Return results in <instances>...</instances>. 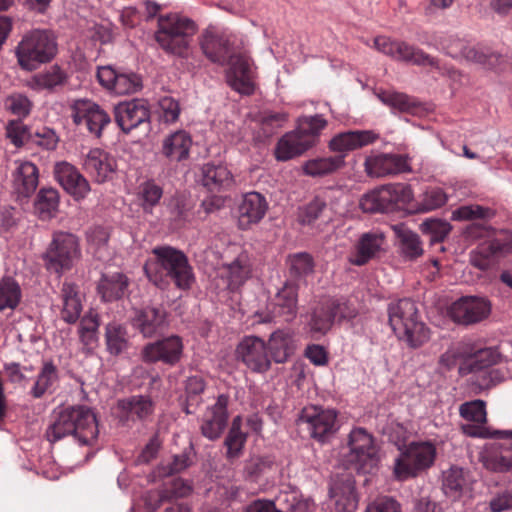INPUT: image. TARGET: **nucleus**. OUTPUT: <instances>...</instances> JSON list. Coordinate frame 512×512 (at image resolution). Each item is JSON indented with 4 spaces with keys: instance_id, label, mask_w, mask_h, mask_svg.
Returning <instances> with one entry per match:
<instances>
[{
    "instance_id": "obj_34",
    "label": "nucleus",
    "mask_w": 512,
    "mask_h": 512,
    "mask_svg": "<svg viewBox=\"0 0 512 512\" xmlns=\"http://www.w3.org/2000/svg\"><path fill=\"white\" fill-rule=\"evenodd\" d=\"M83 167L95 181L102 183L114 173L116 162L106 151L94 148L87 153Z\"/></svg>"
},
{
    "instance_id": "obj_63",
    "label": "nucleus",
    "mask_w": 512,
    "mask_h": 512,
    "mask_svg": "<svg viewBox=\"0 0 512 512\" xmlns=\"http://www.w3.org/2000/svg\"><path fill=\"white\" fill-rule=\"evenodd\" d=\"M459 413L465 420L480 424L486 422L485 402L482 400L478 399L461 404Z\"/></svg>"
},
{
    "instance_id": "obj_19",
    "label": "nucleus",
    "mask_w": 512,
    "mask_h": 512,
    "mask_svg": "<svg viewBox=\"0 0 512 512\" xmlns=\"http://www.w3.org/2000/svg\"><path fill=\"white\" fill-rule=\"evenodd\" d=\"M131 323L144 338L156 337L169 326L168 314L160 305H147L134 309Z\"/></svg>"
},
{
    "instance_id": "obj_31",
    "label": "nucleus",
    "mask_w": 512,
    "mask_h": 512,
    "mask_svg": "<svg viewBox=\"0 0 512 512\" xmlns=\"http://www.w3.org/2000/svg\"><path fill=\"white\" fill-rule=\"evenodd\" d=\"M405 165L406 162L402 156L386 153L367 156L364 162L365 172L374 178L398 174Z\"/></svg>"
},
{
    "instance_id": "obj_23",
    "label": "nucleus",
    "mask_w": 512,
    "mask_h": 512,
    "mask_svg": "<svg viewBox=\"0 0 512 512\" xmlns=\"http://www.w3.org/2000/svg\"><path fill=\"white\" fill-rule=\"evenodd\" d=\"M114 118L119 128L127 134L150 121L149 104L138 98L120 102L114 107Z\"/></svg>"
},
{
    "instance_id": "obj_27",
    "label": "nucleus",
    "mask_w": 512,
    "mask_h": 512,
    "mask_svg": "<svg viewBox=\"0 0 512 512\" xmlns=\"http://www.w3.org/2000/svg\"><path fill=\"white\" fill-rule=\"evenodd\" d=\"M193 139L186 130H177L166 135L161 143V156L172 165L182 164L190 157Z\"/></svg>"
},
{
    "instance_id": "obj_22",
    "label": "nucleus",
    "mask_w": 512,
    "mask_h": 512,
    "mask_svg": "<svg viewBox=\"0 0 512 512\" xmlns=\"http://www.w3.org/2000/svg\"><path fill=\"white\" fill-rule=\"evenodd\" d=\"M329 498L337 512H355L358 506V497L355 480L350 473L337 474L331 478Z\"/></svg>"
},
{
    "instance_id": "obj_9",
    "label": "nucleus",
    "mask_w": 512,
    "mask_h": 512,
    "mask_svg": "<svg viewBox=\"0 0 512 512\" xmlns=\"http://www.w3.org/2000/svg\"><path fill=\"white\" fill-rule=\"evenodd\" d=\"M349 451L344 455L346 464L358 473H372L380 462L378 448L373 436L362 427L351 430L348 440Z\"/></svg>"
},
{
    "instance_id": "obj_47",
    "label": "nucleus",
    "mask_w": 512,
    "mask_h": 512,
    "mask_svg": "<svg viewBox=\"0 0 512 512\" xmlns=\"http://www.w3.org/2000/svg\"><path fill=\"white\" fill-rule=\"evenodd\" d=\"M59 208V193L54 188H41L34 202V209L41 220L55 217Z\"/></svg>"
},
{
    "instance_id": "obj_18",
    "label": "nucleus",
    "mask_w": 512,
    "mask_h": 512,
    "mask_svg": "<svg viewBox=\"0 0 512 512\" xmlns=\"http://www.w3.org/2000/svg\"><path fill=\"white\" fill-rule=\"evenodd\" d=\"M297 313V291L292 284H285L278 291L274 302L266 310H257L254 312L255 322L270 323L275 318H282L285 322L292 321Z\"/></svg>"
},
{
    "instance_id": "obj_25",
    "label": "nucleus",
    "mask_w": 512,
    "mask_h": 512,
    "mask_svg": "<svg viewBox=\"0 0 512 512\" xmlns=\"http://www.w3.org/2000/svg\"><path fill=\"white\" fill-rule=\"evenodd\" d=\"M511 250L508 241L492 238L480 243L470 252V263L475 268L486 271L496 266Z\"/></svg>"
},
{
    "instance_id": "obj_7",
    "label": "nucleus",
    "mask_w": 512,
    "mask_h": 512,
    "mask_svg": "<svg viewBox=\"0 0 512 512\" xmlns=\"http://www.w3.org/2000/svg\"><path fill=\"white\" fill-rule=\"evenodd\" d=\"M435 457L436 447L431 442H411L395 458L393 476L401 482L415 478L433 465Z\"/></svg>"
},
{
    "instance_id": "obj_5",
    "label": "nucleus",
    "mask_w": 512,
    "mask_h": 512,
    "mask_svg": "<svg viewBox=\"0 0 512 512\" xmlns=\"http://www.w3.org/2000/svg\"><path fill=\"white\" fill-rule=\"evenodd\" d=\"M15 54L22 70L34 71L57 54V42L49 30L34 29L18 43Z\"/></svg>"
},
{
    "instance_id": "obj_48",
    "label": "nucleus",
    "mask_w": 512,
    "mask_h": 512,
    "mask_svg": "<svg viewBox=\"0 0 512 512\" xmlns=\"http://www.w3.org/2000/svg\"><path fill=\"white\" fill-rule=\"evenodd\" d=\"M242 418L236 416L231 424L229 432L225 438L224 445L227 449L226 456L229 459L238 458L243 451L247 440V434L242 432Z\"/></svg>"
},
{
    "instance_id": "obj_56",
    "label": "nucleus",
    "mask_w": 512,
    "mask_h": 512,
    "mask_svg": "<svg viewBox=\"0 0 512 512\" xmlns=\"http://www.w3.org/2000/svg\"><path fill=\"white\" fill-rule=\"evenodd\" d=\"M141 206L145 212H151L163 196V188L154 180H147L140 185Z\"/></svg>"
},
{
    "instance_id": "obj_54",
    "label": "nucleus",
    "mask_w": 512,
    "mask_h": 512,
    "mask_svg": "<svg viewBox=\"0 0 512 512\" xmlns=\"http://www.w3.org/2000/svg\"><path fill=\"white\" fill-rule=\"evenodd\" d=\"M205 390V382L200 376H191L186 380L185 392L186 403L184 411L186 414L194 413V408L197 407L201 401V394Z\"/></svg>"
},
{
    "instance_id": "obj_38",
    "label": "nucleus",
    "mask_w": 512,
    "mask_h": 512,
    "mask_svg": "<svg viewBox=\"0 0 512 512\" xmlns=\"http://www.w3.org/2000/svg\"><path fill=\"white\" fill-rule=\"evenodd\" d=\"M61 318L68 324H74L82 312V295L76 284L65 281L61 288Z\"/></svg>"
},
{
    "instance_id": "obj_30",
    "label": "nucleus",
    "mask_w": 512,
    "mask_h": 512,
    "mask_svg": "<svg viewBox=\"0 0 512 512\" xmlns=\"http://www.w3.org/2000/svg\"><path fill=\"white\" fill-rule=\"evenodd\" d=\"M268 204L263 195L258 192H249L244 195L238 207V224L243 230L258 223L265 216Z\"/></svg>"
},
{
    "instance_id": "obj_51",
    "label": "nucleus",
    "mask_w": 512,
    "mask_h": 512,
    "mask_svg": "<svg viewBox=\"0 0 512 512\" xmlns=\"http://www.w3.org/2000/svg\"><path fill=\"white\" fill-rule=\"evenodd\" d=\"M297 426L301 432H306L311 438L320 441V407L311 405L304 407L297 419Z\"/></svg>"
},
{
    "instance_id": "obj_1",
    "label": "nucleus",
    "mask_w": 512,
    "mask_h": 512,
    "mask_svg": "<svg viewBox=\"0 0 512 512\" xmlns=\"http://www.w3.org/2000/svg\"><path fill=\"white\" fill-rule=\"evenodd\" d=\"M98 435L96 414L92 408L83 404L55 408L45 431L47 441L52 444L73 436L80 445L93 446Z\"/></svg>"
},
{
    "instance_id": "obj_3",
    "label": "nucleus",
    "mask_w": 512,
    "mask_h": 512,
    "mask_svg": "<svg viewBox=\"0 0 512 512\" xmlns=\"http://www.w3.org/2000/svg\"><path fill=\"white\" fill-rule=\"evenodd\" d=\"M389 325L398 338L410 348L421 347L430 338L429 328L421 320L416 303L403 298L391 302L388 306Z\"/></svg>"
},
{
    "instance_id": "obj_13",
    "label": "nucleus",
    "mask_w": 512,
    "mask_h": 512,
    "mask_svg": "<svg viewBox=\"0 0 512 512\" xmlns=\"http://www.w3.org/2000/svg\"><path fill=\"white\" fill-rule=\"evenodd\" d=\"M199 44L204 55L211 62L221 66H225L240 49L235 35L219 32L214 27L204 30Z\"/></svg>"
},
{
    "instance_id": "obj_64",
    "label": "nucleus",
    "mask_w": 512,
    "mask_h": 512,
    "mask_svg": "<svg viewBox=\"0 0 512 512\" xmlns=\"http://www.w3.org/2000/svg\"><path fill=\"white\" fill-rule=\"evenodd\" d=\"M290 272L294 276H304L312 272L313 261L309 254L301 252L288 257Z\"/></svg>"
},
{
    "instance_id": "obj_32",
    "label": "nucleus",
    "mask_w": 512,
    "mask_h": 512,
    "mask_svg": "<svg viewBox=\"0 0 512 512\" xmlns=\"http://www.w3.org/2000/svg\"><path fill=\"white\" fill-rule=\"evenodd\" d=\"M39 183L38 167L30 161H17L12 173V186L18 197L28 198Z\"/></svg>"
},
{
    "instance_id": "obj_60",
    "label": "nucleus",
    "mask_w": 512,
    "mask_h": 512,
    "mask_svg": "<svg viewBox=\"0 0 512 512\" xmlns=\"http://www.w3.org/2000/svg\"><path fill=\"white\" fill-rule=\"evenodd\" d=\"M468 347L463 343H458L449 347L439 358V365L446 370L453 369L459 361L463 360L462 365H467Z\"/></svg>"
},
{
    "instance_id": "obj_20",
    "label": "nucleus",
    "mask_w": 512,
    "mask_h": 512,
    "mask_svg": "<svg viewBox=\"0 0 512 512\" xmlns=\"http://www.w3.org/2000/svg\"><path fill=\"white\" fill-rule=\"evenodd\" d=\"M490 311L491 305L486 298L462 296L451 304L449 315L455 323L471 325L485 319Z\"/></svg>"
},
{
    "instance_id": "obj_41",
    "label": "nucleus",
    "mask_w": 512,
    "mask_h": 512,
    "mask_svg": "<svg viewBox=\"0 0 512 512\" xmlns=\"http://www.w3.org/2000/svg\"><path fill=\"white\" fill-rule=\"evenodd\" d=\"M379 189L386 213L403 208L413 198L410 186L404 183L388 184Z\"/></svg>"
},
{
    "instance_id": "obj_4",
    "label": "nucleus",
    "mask_w": 512,
    "mask_h": 512,
    "mask_svg": "<svg viewBox=\"0 0 512 512\" xmlns=\"http://www.w3.org/2000/svg\"><path fill=\"white\" fill-rule=\"evenodd\" d=\"M197 26L194 21L178 14H167L158 18L155 39L167 53L179 58H188Z\"/></svg>"
},
{
    "instance_id": "obj_2",
    "label": "nucleus",
    "mask_w": 512,
    "mask_h": 512,
    "mask_svg": "<svg viewBox=\"0 0 512 512\" xmlns=\"http://www.w3.org/2000/svg\"><path fill=\"white\" fill-rule=\"evenodd\" d=\"M152 254L154 259L147 260L143 267L152 283L162 287L170 279L179 289L191 288L195 277L188 258L182 251L171 246H157L152 249Z\"/></svg>"
},
{
    "instance_id": "obj_52",
    "label": "nucleus",
    "mask_w": 512,
    "mask_h": 512,
    "mask_svg": "<svg viewBox=\"0 0 512 512\" xmlns=\"http://www.w3.org/2000/svg\"><path fill=\"white\" fill-rule=\"evenodd\" d=\"M21 289L11 277H3L0 281V311L14 309L20 302Z\"/></svg>"
},
{
    "instance_id": "obj_35",
    "label": "nucleus",
    "mask_w": 512,
    "mask_h": 512,
    "mask_svg": "<svg viewBox=\"0 0 512 512\" xmlns=\"http://www.w3.org/2000/svg\"><path fill=\"white\" fill-rule=\"evenodd\" d=\"M396 245L401 257L405 260H415L424 253L423 243L419 235L408 228L404 223L393 225Z\"/></svg>"
},
{
    "instance_id": "obj_61",
    "label": "nucleus",
    "mask_w": 512,
    "mask_h": 512,
    "mask_svg": "<svg viewBox=\"0 0 512 512\" xmlns=\"http://www.w3.org/2000/svg\"><path fill=\"white\" fill-rule=\"evenodd\" d=\"M191 492L192 487L188 482L181 478H175L171 481L169 487L159 493V502L153 509H157L164 501L187 497Z\"/></svg>"
},
{
    "instance_id": "obj_24",
    "label": "nucleus",
    "mask_w": 512,
    "mask_h": 512,
    "mask_svg": "<svg viewBox=\"0 0 512 512\" xmlns=\"http://www.w3.org/2000/svg\"><path fill=\"white\" fill-rule=\"evenodd\" d=\"M228 403L229 397L220 394L216 403L206 409L200 423V432L203 437L210 441L221 437L228 422Z\"/></svg>"
},
{
    "instance_id": "obj_42",
    "label": "nucleus",
    "mask_w": 512,
    "mask_h": 512,
    "mask_svg": "<svg viewBox=\"0 0 512 512\" xmlns=\"http://www.w3.org/2000/svg\"><path fill=\"white\" fill-rule=\"evenodd\" d=\"M357 315L356 309L345 299H329L325 303V311L322 310V332L333 323L350 320Z\"/></svg>"
},
{
    "instance_id": "obj_59",
    "label": "nucleus",
    "mask_w": 512,
    "mask_h": 512,
    "mask_svg": "<svg viewBox=\"0 0 512 512\" xmlns=\"http://www.w3.org/2000/svg\"><path fill=\"white\" fill-rule=\"evenodd\" d=\"M274 465L272 456H254L251 457L244 466V475L246 479L257 480L261 475L270 470Z\"/></svg>"
},
{
    "instance_id": "obj_55",
    "label": "nucleus",
    "mask_w": 512,
    "mask_h": 512,
    "mask_svg": "<svg viewBox=\"0 0 512 512\" xmlns=\"http://www.w3.org/2000/svg\"><path fill=\"white\" fill-rule=\"evenodd\" d=\"M420 229L423 234L429 236L431 244H435L445 240L451 231V225L445 220L429 218L420 224Z\"/></svg>"
},
{
    "instance_id": "obj_44",
    "label": "nucleus",
    "mask_w": 512,
    "mask_h": 512,
    "mask_svg": "<svg viewBox=\"0 0 512 512\" xmlns=\"http://www.w3.org/2000/svg\"><path fill=\"white\" fill-rule=\"evenodd\" d=\"M233 183V176L225 165L206 163L202 167V184L208 190L220 191Z\"/></svg>"
},
{
    "instance_id": "obj_8",
    "label": "nucleus",
    "mask_w": 512,
    "mask_h": 512,
    "mask_svg": "<svg viewBox=\"0 0 512 512\" xmlns=\"http://www.w3.org/2000/svg\"><path fill=\"white\" fill-rule=\"evenodd\" d=\"M319 130V115L300 118L297 128L283 135L277 142L276 159L287 161L304 153L315 143Z\"/></svg>"
},
{
    "instance_id": "obj_62",
    "label": "nucleus",
    "mask_w": 512,
    "mask_h": 512,
    "mask_svg": "<svg viewBox=\"0 0 512 512\" xmlns=\"http://www.w3.org/2000/svg\"><path fill=\"white\" fill-rule=\"evenodd\" d=\"M343 424V418L335 409H322V444L333 437Z\"/></svg>"
},
{
    "instance_id": "obj_21",
    "label": "nucleus",
    "mask_w": 512,
    "mask_h": 512,
    "mask_svg": "<svg viewBox=\"0 0 512 512\" xmlns=\"http://www.w3.org/2000/svg\"><path fill=\"white\" fill-rule=\"evenodd\" d=\"M97 79L102 87L116 95H129L142 88L141 77L134 72H120L111 66L99 67Z\"/></svg>"
},
{
    "instance_id": "obj_28",
    "label": "nucleus",
    "mask_w": 512,
    "mask_h": 512,
    "mask_svg": "<svg viewBox=\"0 0 512 512\" xmlns=\"http://www.w3.org/2000/svg\"><path fill=\"white\" fill-rule=\"evenodd\" d=\"M385 234L380 230L363 233L354 246L349 261L355 266H363L378 258L384 251Z\"/></svg>"
},
{
    "instance_id": "obj_10",
    "label": "nucleus",
    "mask_w": 512,
    "mask_h": 512,
    "mask_svg": "<svg viewBox=\"0 0 512 512\" xmlns=\"http://www.w3.org/2000/svg\"><path fill=\"white\" fill-rule=\"evenodd\" d=\"M81 257L79 239L76 235L57 231L45 252L47 269L61 275L70 270Z\"/></svg>"
},
{
    "instance_id": "obj_40",
    "label": "nucleus",
    "mask_w": 512,
    "mask_h": 512,
    "mask_svg": "<svg viewBox=\"0 0 512 512\" xmlns=\"http://www.w3.org/2000/svg\"><path fill=\"white\" fill-rule=\"evenodd\" d=\"M469 485V473L463 468L452 466L443 472L442 490L444 494L452 499L458 500Z\"/></svg>"
},
{
    "instance_id": "obj_45",
    "label": "nucleus",
    "mask_w": 512,
    "mask_h": 512,
    "mask_svg": "<svg viewBox=\"0 0 512 512\" xmlns=\"http://www.w3.org/2000/svg\"><path fill=\"white\" fill-rule=\"evenodd\" d=\"M58 381L59 373L56 365L52 360L44 361L30 390L31 396L39 399L46 393H51Z\"/></svg>"
},
{
    "instance_id": "obj_49",
    "label": "nucleus",
    "mask_w": 512,
    "mask_h": 512,
    "mask_svg": "<svg viewBox=\"0 0 512 512\" xmlns=\"http://www.w3.org/2000/svg\"><path fill=\"white\" fill-rule=\"evenodd\" d=\"M375 95L384 105L389 106L392 110L412 114L416 112V102L406 94L395 91L379 90L375 91Z\"/></svg>"
},
{
    "instance_id": "obj_58",
    "label": "nucleus",
    "mask_w": 512,
    "mask_h": 512,
    "mask_svg": "<svg viewBox=\"0 0 512 512\" xmlns=\"http://www.w3.org/2000/svg\"><path fill=\"white\" fill-rule=\"evenodd\" d=\"M495 215V212L485 206L478 204L462 205L453 211V219L459 221H469L475 219H490Z\"/></svg>"
},
{
    "instance_id": "obj_57",
    "label": "nucleus",
    "mask_w": 512,
    "mask_h": 512,
    "mask_svg": "<svg viewBox=\"0 0 512 512\" xmlns=\"http://www.w3.org/2000/svg\"><path fill=\"white\" fill-rule=\"evenodd\" d=\"M447 202V195L438 187L427 189L417 203L416 212H429L442 207Z\"/></svg>"
},
{
    "instance_id": "obj_29",
    "label": "nucleus",
    "mask_w": 512,
    "mask_h": 512,
    "mask_svg": "<svg viewBox=\"0 0 512 512\" xmlns=\"http://www.w3.org/2000/svg\"><path fill=\"white\" fill-rule=\"evenodd\" d=\"M119 418L123 422L145 421L155 410V403L148 395H133L117 402Z\"/></svg>"
},
{
    "instance_id": "obj_43",
    "label": "nucleus",
    "mask_w": 512,
    "mask_h": 512,
    "mask_svg": "<svg viewBox=\"0 0 512 512\" xmlns=\"http://www.w3.org/2000/svg\"><path fill=\"white\" fill-rule=\"evenodd\" d=\"M499 357L498 351L492 347L479 349L474 353L468 352L467 365H461L459 373L461 375L468 373L480 375L483 371L496 364Z\"/></svg>"
},
{
    "instance_id": "obj_46",
    "label": "nucleus",
    "mask_w": 512,
    "mask_h": 512,
    "mask_svg": "<svg viewBox=\"0 0 512 512\" xmlns=\"http://www.w3.org/2000/svg\"><path fill=\"white\" fill-rule=\"evenodd\" d=\"M106 350L110 355L118 356L129 348V336L127 328L118 322H110L105 326Z\"/></svg>"
},
{
    "instance_id": "obj_50",
    "label": "nucleus",
    "mask_w": 512,
    "mask_h": 512,
    "mask_svg": "<svg viewBox=\"0 0 512 512\" xmlns=\"http://www.w3.org/2000/svg\"><path fill=\"white\" fill-rule=\"evenodd\" d=\"M66 81L65 72L57 65L50 69L35 74L31 80V86L37 90H53L57 86H61Z\"/></svg>"
},
{
    "instance_id": "obj_6",
    "label": "nucleus",
    "mask_w": 512,
    "mask_h": 512,
    "mask_svg": "<svg viewBox=\"0 0 512 512\" xmlns=\"http://www.w3.org/2000/svg\"><path fill=\"white\" fill-rule=\"evenodd\" d=\"M446 54L457 60L476 63L485 69L496 72L512 68V58L489 47L472 45L469 42L451 38L445 45Z\"/></svg>"
},
{
    "instance_id": "obj_16",
    "label": "nucleus",
    "mask_w": 512,
    "mask_h": 512,
    "mask_svg": "<svg viewBox=\"0 0 512 512\" xmlns=\"http://www.w3.org/2000/svg\"><path fill=\"white\" fill-rule=\"evenodd\" d=\"M374 47L379 52L397 61L422 66L437 65V61L433 57L403 41H395L385 36H378L374 39Z\"/></svg>"
},
{
    "instance_id": "obj_39",
    "label": "nucleus",
    "mask_w": 512,
    "mask_h": 512,
    "mask_svg": "<svg viewBox=\"0 0 512 512\" xmlns=\"http://www.w3.org/2000/svg\"><path fill=\"white\" fill-rule=\"evenodd\" d=\"M228 287L235 290L242 286L251 276L252 265L247 251L242 250L230 263L223 265Z\"/></svg>"
},
{
    "instance_id": "obj_14",
    "label": "nucleus",
    "mask_w": 512,
    "mask_h": 512,
    "mask_svg": "<svg viewBox=\"0 0 512 512\" xmlns=\"http://www.w3.org/2000/svg\"><path fill=\"white\" fill-rule=\"evenodd\" d=\"M235 356L253 373L264 374L271 368L267 344L258 336L243 337L236 346Z\"/></svg>"
},
{
    "instance_id": "obj_36",
    "label": "nucleus",
    "mask_w": 512,
    "mask_h": 512,
    "mask_svg": "<svg viewBox=\"0 0 512 512\" xmlns=\"http://www.w3.org/2000/svg\"><path fill=\"white\" fill-rule=\"evenodd\" d=\"M129 285V278L122 272L103 273L97 291L103 301L112 302L123 298Z\"/></svg>"
},
{
    "instance_id": "obj_12",
    "label": "nucleus",
    "mask_w": 512,
    "mask_h": 512,
    "mask_svg": "<svg viewBox=\"0 0 512 512\" xmlns=\"http://www.w3.org/2000/svg\"><path fill=\"white\" fill-rule=\"evenodd\" d=\"M226 71L228 85L241 95L250 96L256 89V66L246 50L239 49L229 62Z\"/></svg>"
},
{
    "instance_id": "obj_15",
    "label": "nucleus",
    "mask_w": 512,
    "mask_h": 512,
    "mask_svg": "<svg viewBox=\"0 0 512 512\" xmlns=\"http://www.w3.org/2000/svg\"><path fill=\"white\" fill-rule=\"evenodd\" d=\"M498 441L487 443L481 452L483 465L494 472L512 471V430L496 431Z\"/></svg>"
},
{
    "instance_id": "obj_17",
    "label": "nucleus",
    "mask_w": 512,
    "mask_h": 512,
    "mask_svg": "<svg viewBox=\"0 0 512 512\" xmlns=\"http://www.w3.org/2000/svg\"><path fill=\"white\" fill-rule=\"evenodd\" d=\"M184 344L182 338L170 335L154 342L147 343L141 350V359L148 364L161 362L174 366L182 358Z\"/></svg>"
},
{
    "instance_id": "obj_11",
    "label": "nucleus",
    "mask_w": 512,
    "mask_h": 512,
    "mask_svg": "<svg viewBox=\"0 0 512 512\" xmlns=\"http://www.w3.org/2000/svg\"><path fill=\"white\" fill-rule=\"evenodd\" d=\"M70 117L76 126H85L87 131L99 138L111 123L110 115L96 102L87 98L68 101Z\"/></svg>"
},
{
    "instance_id": "obj_37",
    "label": "nucleus",
    "mask_w": 512,
    "mask_h": 512,
    "mask_svg": "<svg viewBox=\"0 0 512 512\" xmlns=\"http://www.w3.org/2000/svg\"><path fill=\"white\" fill-rule=\"evenodd\" d=\"M266 344L271 361L276 363H285L296 350V341L288 330L274 331Z\"/></svg>"
},
{
    "instance_id": "obj_26",
    "label": "nucleus",
    "mask_w": 512,
    "mask_h": 512,
    "mask_svg": "<svg viewBox=\"0 0 512 512\" xmlns=\"http://www.w3.org/2000/svg\"><path fill=\"white\" fill-rule=\"evenodd\" d=\"M54 176L62 188L76 201L84 199L90 192L87 179L75 166L66 161L55 164Z\"/></svg>"
},
{
    "instance_id": "obj_53",
    "label": "nucleus",
    "mask_w": 512,
    "mask_h": 512,
    "mask_svg": "<svg viewBox=\"0 0 512 512\" xmlns=\"http://www.w3.org/2000/svg\"><path fill=\"white\" fill-rule=\"evenodd\" d=\"M3 107L5 111L21 120L29 116L33 102L25 94L14 92L5 97Z\"/></svg>"
},
{
    "instance_id": "obj_33",
    "label": "nucleus",
    "mask_w": 512,
    "mask_h": 512,
    "mask_svg": "<svg viewBox=\"0 0 512 512\" xmlns=\"http://www.w3.org/2000/svg\"><path fill=\"white\" fill-rule=\"evenodd\" d=\"M377 138L378 135L372 130L346 131L333 137L329 142V148L343 154L345 158L349 151L372 144Z\"/></svg>"
}]
</instances>
